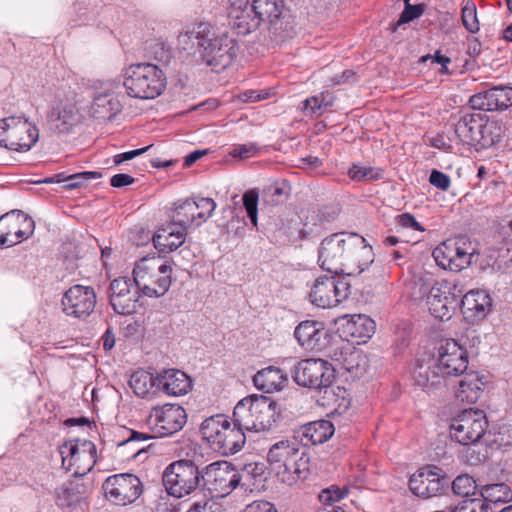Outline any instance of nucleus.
<instances>
[{
    "mask_svg": "<svg viewBox=\"0 0 512 512\" xmlns=\"http://www.w3.org/2000/svg\"><path fill=\"white\" fill-rule=\"evenodd\" d=\"M186 226L172 223L166 227L160 228L153 236V243L156 249L162 253H170L178 249L186 239Z\"/></svg>",
    "mask_w": 512,
    "mask_h": 512,
    "instance_id": "obj_31",
    "label": "nucleus"
},
{
    "mask_svg": "<svg viewBox=\"0 0 512 512\" xmlns=\"http://www.w3.org/2000/svg\"><path fill=\"white\" fill-rule=\"evenodd\" d=\"M346 494H347V491L341 490L338 487L332 486L331 488H327L322 491V493L320 495V499L324 502H326V501L336 502V501L343 499Z\"/></svg>",
    "mask_w": 512,
    "mask_h": 512,
    "instance_id": "obj_60",
    "label": "nucleus"
},
{
    "mask_svg": "<svg viewBox=\"0 0 512 512\" xmlns=\"http://www.w3.org/2000/svg\"><path fill=\"white\" fill-rule=\"evenodd\" d=\"M138 287L127 277L114 279L109 286V299L117 314L130 315L136 311L139 299Z\"/></svg>",
    "mask_w": 512,
    "mask_h": 512,
    "instance_id": "obj_22",
    "label": "nucleus"
},
{
    "mask_svg": "<svg viewBox=\"0 0 512 512\" xmlns=\"http://www.w3.org/2000/svg\"><path fill=\"white\" fill-rule=\"evenodd\" d=\"M412 377L415 384L423 389L439 388L445 385L446 376L435 356L423 354L416 358Z\"/></svg>",
    "mask_w": 512,
    "mask_h": 512,
    "instance_id": "obj_25",
    "label": "nucleus"
},
{
    "mask_svg": "<svg viewBox=\"0 0 512 512\" xmlns=\"http://www.w3.org/2000/svg\"><path fill=\"white\" fill-rule=\"evenodd\" d=\"M62 467L72 475L85 476L96 464L95 444L85 439H70L59 446Z\"/></svg>",
    "mask_w": 512,
    "mask_h": 512,
    "instance_id": "obj_12",
    "label": "nucleus"
},
{
    "mask_svg": "<svg viewBox=\"0 0 512 512\" xmlns=\"http://www.w3.org/2000/svg\"><path fill=\"white\" fill-rule=\"evenodd\" d=\"M187 421L185 409L178 404H165L154 407L148 417L152 431L161 437L179 432Z\"/></svg>",
    "mask_w": 512,
    "mask_h": 512,
    "instance_id": "obj_19",
    "label": "nucleus"
},
{
    "mask_svg": "<svg viewBox=\"0 0 512 512\" xmlns=\"http://www.w3.org/2000/svg\"><path fill=\"white\" fill-rule=\"evenodd\" d=\"M286 472L290 475L289 481L288 479L279 480L289 486L307 479L310 474V457L305 450L298 453V455H295V457L287 464Z\"/></svg>",
    "mask_w": 512,
    "mask_h": 512,
    "instance_id": "obj_38",
    "label": "nucleus"
},
{
    "mask_svg": "<svg viewBox=\"0 0 512 512\" xmlns=\"http://www.w3.org/2000/svg\"><path fill=\"white\" fill-rule=\"evenodd\" d=\"M302 104L305 114L311 117L320 116L322 107L329 105L328 102H325V96L323 94L307 98Z\"/></svg>",
    "mask_w": 512,
    "mask_h": 512,
    "instance_id": "obj_51",
    "label": "nucleus"
},
{
    "mask_svg": "<svg viewBox=\"0 0 512 512\" xmlns=\"http://www.w3.org/2000/svg\"><path fill=\"white\" fill-rule=\"evenodd\" d=\"M229 23L238 34L247 35L261 24L274 34L286 37L293 18L283 0H227Z\"/></svg>",
    "mask_w": 512,
    "mask_h": 512,
    "instance_id": "obj_1",
    "label": "nucleus"
},
{
    "mask_svg": "<svg viewBox=\"0 0 512 512\" xmlns=\"http://www.w3.org/2000/svg\"><path fill=\"white\" fill-rule=\"evenodd\" d=\"M462 23L471 33L479 31L476 6L473 2H467L462 8Z\"/></svg>",
    "mask_w": 512,
    "mask_h": 512,
    "instance_id": "obj_48",
    "label": "nucleus"
},
{
    "mask_svg": "<svg viewBox=\"0 0 512 512\" xmlns=\"http://www.w3.org/2000/svg\"><path fill=\"white\" fill-rule=\"evenodd\" d=\"M216 206L212 198L186 199L176 204L172 219L181 226L189 227L192 224L200 226L212 216Z\"/></svg>",
    "mask_w": 512,
    "mask_h": 512,
    "instance_id": "obj_20",
    "label": "nucleus"
},
{
    "mask_svg": "<svg viewBox=\"0 0 512 512\" xmlns=\"http://www.w3.org/2000/svg\"><path fill=\"white\" fill-rule=\"evenodd\" d=\"M495 102L496 99L493 88L474 94L469 99V104L473 109L482 111L499 110V107H495Z\"/></svg>",
    "mask_w": 512,
    "mask_h": 512,
    "instance_id": "obj_44",
    "label": "nucleus"
},
{
    "mask_svg": "<svg viewBox=\"0 0 512 512\" xmlns=\"http://www.w3.org/2000/svg\"><path fill=\"white\" fill-rule=\"evenodd\" d=\"M305 449L300 447L295 439L281 440L271 446L267 454V461L278 479H290L287 473V464Z\"/></svg>",
    "mask_w": 512,
    "mask_h": 512,
    "instance_id": "obj_26",
    "label": "nucleus"
},
{
    "mask_svg": "<svg viewBox=\"0 0 512 512\" xmlns=\"http://www.w3.org/2000/svg\"><path fill=\"white\" fill-rule=\"evenodd\" d=\"M342 367L354 377H360L366 372L367 357L363 351L354 349L345 354Z\"/></svg>",
    "mask_w": 512,
    "mask_h": 512,
    "instance_id": "obj_40",
    "label": "nucleus"
},
{
    "mask_svg": "<svg viewBox=\"0 0 512 512\" xmlns=\"http://www.w3.org/2000/svg\"><path fill=\"white\" fill-rule=\"evenodd\" d=\"M154 386L156 387V377L149 372L140 370L131 375L130 387L140 397H145Z\"/></svg>",
    "mask_w": 512,
    "mask_h": 512,
    "instance_id": "obj_43",
    "label": "nucleus"
},
{
    "mask_svg": "<svg viewBox=\"0 0 512 512\" xmlns=\"http://www.w3.org/2000/svg\"><path fill=\"white\" fill-rule=\"evenodd\" d=\"M396 222L403 228H411L416 231H424L423 226L409 213H403L396 217Z\"/></svg>",
    "mask_w": 512,
    "mask_h": 512,
    "instance_id": "obj_57",
    "label": "nucleus"
},
{
    "mask_svg": "<svg viewBox=\"0 0 512 512\" xmlns=\"http://www.w3.org/2000/svg\"><path fill=\"white\" fill-rule=\"evenodd\" d=\"M499 130L495 123H488L486 117L479 113H466L459 117L454 125L458 140L465 145L488 147L499 142Z\"/></svg>",
    "mask_w": 512,
    "mask_h": 512,
    "instance_id": "obj_10",
    "label": "nucleus"
},
{
    "mask_svg": "<svg viewBox=\"0 0 512 512\" xmlns=\"http://www.w3.org/2000/svg\"><path fill=\"white\" fill-rule=\"evenodd\" d=\"M475 253V245L467 237L460 236L441 243L433 250L432 256L438 266L458 272L471 264Z\"/></svg>",
    "mask_w": 512,
    "mask_h": 512,
    "instance_id": "obj_13",
    "label": "nucleus"
},
{
    "mask_svg": "<svg viewBox=\"0 0 512 512\" xmlns=\"http://www.w3.org/2000/svg\"><path fill=\"white\" fill-rule=\"evenodd\" d=\"M233 417L246 431L272 430L280 418L278 404L264 395H250L237 403Z\"/></svg>",
    "mask_w": 512,
    "mask_h": 512,
    "instance_id": "obj_5",
    "label": "nucleus"
},
{
    "mask_svg": "<svg viewBox=\"0 0 512 512\" xmlns=\"http://www.w3.org/2000/svg\"><path fill=\"white\" fill-rule=\"evenodd\" d=\"M102 341H103V348L104 350L106 351H109L111 350L114 345H115V336H114V333L112 332V330L110 328H108L103 337H102Z\"/></svg>",
    "mask_w": 512,
    "mask_h": 512,
    "instance_id": "obj_64",
    "label": "nucleus"
},
{
    "mask_svg": "<svg viewBox=\"0 0 512 512\" xmlns=\"http://www.w3.org/2000/svg\"><path fill=\"white\" fill-rule=\"evenodd\" d=\"M348 175L352 180L366 181V180H374V179L380 178L381 171L376 170L372 167L353 165L349 169Z\"/></svg>",
    "mask_w": 512,
    "mask_h": 512,
    "instance_id": "obj_49",
    "label": "nucleus"
},
{
    "mask_svg": "<svg viewBox=\"0 0 512 512\" xmlns=\"http://www.w3.org/2000/svg\"><path fill=\"white\" fill-rule=\"evenodd\" d=\"M465 291L461 279L450 278L437 281L427 296V305L431 315L439 320H449L460 305Z\"/></svg>",
    "mask_w": 512,
    "mask_h": 512,
    "instance_id": "obj_9",
    "label": "nucleus"
},
{
    "mask_svg": "<svg viewBox=\"0 0 512 512\" xmlns=\"http://www.w3.org/2000/svg\"><path fill=\"white\" fill-rule=\"evenodd\" d=\"M448 483V479L440 475L439 468L423 467L410 477L409 488L416 496L430 498L438 495Z\"/></svg>",
    "mask_w": 512,
    "mask_h": 512,
    "instance_id": "obj_24",
    "label": "nucleus"
},
{
    "mask_svg": "<svg viewBox=\"0 0 512 512\" xmlns=\"http://www.w3.org/2000/svg\"><path fill=\"white\" fill-rule=\"evenodd\" d=\"M429 182L432 186L442 191H447L451 185L450 177L436 169H433L429 176Z\"/></svg>",
    "mask_w": 512,
    "mask_h": 512,
    "instance_id": "obj_56",
    "label": "nucleus"
},
{
    "mask_svg": "<svg viewBox=\"0 0 512 512\" xmlns=\"http://www.w3.org/2000/svg\"><path fill=\"white\" fill-rule=\"evenodd\" d=\"M122 111V104L110 89L99 91L90 108L92 117L99 120H112Z\"/></svg>",
    "mask_w": 512,
    "mask_h": 512,
    "instance_id": "obj_32",
    "label": "nucleus"
},
{
    "mask_svg": "<svg viewBox=\"0 0 512 512\" xmlns=\"http://www.w3.org/2000/svg\"><path fill=\"white\" fill-rule=\"evenodd\" d=\"M240 473L228 462H213L202 471L203 486L212 497L223 498L229 495L241 482Z\"/></svg>",
    "mask_w": 512,
    "mask_h": 512,
    "instance_id": "obj_15",
    "label": "nucleus"
},
{
    "mask_svg": "<svg viewBox=\"0 0 512 512\" xmlns=\"http://www.w3.org/2000/svg\"><path fill=\"white\" fill-rule=\"evenodd\" d=\"M425 11V4L411 5L407 3L399 16L397 26L413 21L419 18Z\"/></svg>",
    "mask_w": 512,
    "mask_h": 512,
    "instance_id": "obj_53",
    "label": "nucleus"
},
{
    "mask_svg": "<svg viewBox=\"0 0 512 512\" xmlns=\"http://www.w3.org/2000/svg\"><path fill=\"white\" fill-rule=\"evenodd\" d=\"M61 303L67 316L85 318L95 309L96 293L93 287L77 284L64 293Z\"/></svg>",
    "mask_w": 512,
    "mask_h": 512,
    "instance_id": "obj_21",
    "label": "nucleus"
},
{
    "mask_svg": "<svg viewBox=\"0 0 512 512\" xmlns=\"http://www.w3.org/2000/svg\"><path fill=\"white\" fill-rule=\"evenodd\" d=\"M288 382L283 371L274 366H269L258 371L253 377V383L257 389L265 393L281 390Z\"/></svg>",
    "mask_w": 512,
    "mask_h": 512,
    "instance_id": "obj_35",
    "label": "nucleus"
},
{
    "mask_svg": "<svg viewBox=\"0 0 512 512\" xmlns=\"http://www.w3.org/2000/svg\"><path fill=\"white\" fill-rule=\"evenodd\" d=\"M102 489L108 501L126 506L139 499L143 494L144 486L138 476L132 473H121L108 477Z\"/></svg>",
    "mask_w": 512,
    "mask_h": 512,
    "instance_id": "obj_16",
    "label": "nucleus"
},
{
    "mask_svg": "<svg viewBox=\"0 0 512 512\" xmlns=\"http://www.w3.org/2000/svg\"><path fill=\"white\" fill-rule=\"evenodd\" d=\"M47 119L58 133H69L75 123V108L63 99H56L47 113Z\"/></svg>",
    "mask_w": 512,
    "mask_h": 512,
    "instance_id": "obj_33",
    "label": "nucleus"
},
{
    "mask_svg": "<svg viewBox=\"0 0 512 512\" xmlns=\"http://www.w3.org/2000/svg\"><path fill=\"white\" fill-rule=\"evenodd\" d=\"M241 512H277V509L273 503L259 500L248 504Z\"/></svg>",
    "mask_w": 512,
    "mask_h": 512,
    "instance_id": "obj_58",
    "label": "nucleus"
},
{
    "mask_svg": "<svg viewBox=\"0 0 512 512\" xmlns=\"http://www.w3.org/2000/svg\"><path fill=\"white\" fill-rule=\"evenodd\" d=\"M151 438L152 437L149 434H147V433L130 430L129 431V436L126 439H124L123 441H121L118 445L119 446L132 445L133 449L135 450V453L133 454V457H136L141 452H143L145 450V447L144 446H140V443H142L144 441H147V440H149Z\"/></svg>",
    "mask_w": 512,
    "mask_h": 512,
    "instance_id": "obj_50",
    "label": "nucleus"
},
{
    "mask_svg": "<svg viewBox=\"0 0 512 512\" xmlns=\"http://www.w3.org/2000/svg\"><path fill=\"white\" fill-rule=\"evenodd\" d=\"M294 336L305 350L321 353L325 349L328 333L322 322L306 320L297 325Z\"/></svg>",
    "mask_w": 512,
    "mask_h": 512,
    "instance_id": "obj_27",
    "label": "nucleus"
},
{
    "mask_svg": "<svg viewBox=\"0 0 512 512\" xmlns=\"http://www.w3.org/2000/svg\"><path fill=\"white\" fill-rule=\"evenodd\" d=\"M10 215H13L10 219L11 223H17L16 228L19 226V228L15 230V239L13 240L20 243L22 240L29 238L35 229L34 220L20 210H12Z\"/></svg>",
    "mask_w": 512,
    "mask_h": 512,
    "instance_id": "obj_41",
    "label": "nucleus"
},
{
    "mask_svg": "<svg viewBox=\"0 0 512 512\" xmlns=\"http://www.w3.org/2000/svg\"><path fill=\"white\" fill-rule=\"evenodd\" d=\"M242 485L250 490H260L266 481V465L260 462H252L244 465L240 474Z\"/></svg>",
    "mask_w": 512,
    "mask_h": 512,
    "instance_id": "obj_39",
    "label": "nucleus"
},
{
    "mask_svg": "<svg viewBox=\"0 0 512 512\" xmlns=\"http://www.w3.org/2000/svg\"><path fill=\"white\" fill-rule=\"evenodd\" d=\"M477 488L475 480L467 475H460L452 482V490L455 494L463 497L473 495Z\"/></svg>",
    "mask_w": 512,
    "mask_h": 512,
    "instance_id": "obj_45",
    "label": "nucleus"
},
{
    "mask_svg": "<svg viewBox=\"0 0 512 512\" xmlns=\"http://www.w3.org/2000/svg\"><path fill=\"white\" fill-rule=\"evenodd\" d=\"M172 267L160 256H146L133 269V280L148 297L163 296L172 282Z\"/></svg>",
    "mask_w": 512,
    "mask_h": 512,
    "instance_id": "obj_7",
    "label": "nucleus"
},
{
    "mask_svg": "<svg viewBox=\"0 0 512 512\" xmlns=\"http://www.w3.org/2000/svg\"><path fill=\"white\" fill-rule=\"evenodd\" d=\"M374 261L372 247L356 233H334L324 238L318 251V263L333 274L363 272Z\"/></svg>",
    "mask_w": 512,
    "mask_h": 512,
    "instance_id": "obj_2",
    "label": "nucleus"
},
{
    "mask_svg": "<svg viewBox=\"0 0 512 512\" xmlns=\"http://www.w3.org/2000/svg\"><path fill=\"white\" fill-rule=\"evenodd\" d=\"M493 89L496 99L495 107H499V110H505L512 106V87L496 86Z\"/></svg>",
    "mask_w": 512,
    "mask_h": 512,
    "instance_id": "obj_52",
    "label": "nucleus"
},
{
    "mask_svg": "<svg viewBox=\"0 0 512 512\" xmlns=\"http://www.w3.org/2000/svg\"><path fill=\"white\" fill-rule=\"evenodd\" d=\"M435 358L446 377L460 376L468 367L467 351L454 339L442 340Z\"/></svg>",
    "mask_w": 512,
    "mask_h": 512,
    "instance_id": "obj_23",
    "label": "nucleus"
},
{
    "mask_svg": "<svg viewBox=\"0 0 512 512\" xmlns=\"http://www.w3.org/2000/svg\"><path fill=\"white\" fill-rule=\"evenodd\" d=\"M449 512H492L486 511L480 502L473 499L465 500Z\"/></svg>",
    "mask_w": 512,
    "mask_h": 512,
    "instance_id": "obj_59",
    "label": "nucleus"
},
{
    "mask_svg": "<svg viewBox=\"0 0 512 512\" xmlns=\"http://www.w3.org/2000/svg\"><path fill=\"white\" fill-rule=\"evenodd\" d=\"M195 40L203 62L216 70L229 66L237 56L238 46L227 33L217 35L208 22L196 23L180 35V39Z\"/></svg>",
    "mask_w": 512,
    "mask_h": 512,
    "instance_id": "obj_3",
    "label": "nucleus"
},
{
    "mask_svg": "<svg viewBox=\"0 0 512 512\" xmlns=\"http://www.w3.org/2000/svg\"><path fill=\"white\" fill-rule=\"evenodd\" d=\"M39 139V131L25 117L11 116L0 120V146L26 152Z\"/></svg>",
    "mask_w": 512,
    "mask_h": 512,
    "instance_id": "obj_11",
    "label": "nucleus"
},
{
    "mask_svg": "<svg viewBox=\"0 0 512 512\" xmlns=\"http://www.w3.org/2000/svg\"><path fill=\"white\" fill-rule=\"evenodd\" d=\"M258 198L259 194L256 190H249L243 195V205L247 215L254 227H257L258 219Z\"/></svg>",
    "mask_w": 512,
    "mask_h": 512,
    "instance_id": "obj_46",
    "label": "nucleus"
},
{
    "mask_svg": "<svg viewBox=\"0 0 512 512\" xmlns=\"http://www.w3.org/2000/svg\"><path fill=\"white\" fill-rule=\"evenodd\" d=\"M487 427L483 411L465 409L450 424L451 438L462 445L478 442L485 434Z\"/></svg>",
    "mask_w": 512,
    "mask_h": 512,
    "instance_id": "obj_17",
    "label": "nucleus"
},
{
    "mask_svg": "<svg viewBox=\"0 0 512 512\" xmlns=\"http://www.w3.org/2000/svg\"><path fill=\"white\" fill-rule=\"evenodd\" d=\"M92 491V482L84 476L72 475L56 490L57 501L60 506H77L85 502Z\"/></svg>",
    "mask_w": 512,
    "mask_h": 512,
    "instance_id": "obj_28",
    "label": "nucleus"
},
{
    "mask_svg": "<svg viewBox=\"0 0 512 512\" xmlns=\"http://www.w3.org/2000/svg\"><path fill=\"white\" fill-rule=\"evenodd\" d=\"M268 92L256 91V90H247L238 95V98L242 102H257L268 97Z\"/></svg>",
    "mask_w": 512,
    "mask_h": 512,
    "instance_id": "obj_62",
    "label": "nucleus"
},
{
    "mask_svg": "<svg viewBox=\"0 0 512 512\" xmlns=\"http://www.w3.org/2000/svg\"><path fill=\"white\" fill-rule=\"evenodd\" d=\"M156 387L169 396H182L192 387L190 377L178 369H166L156 376Z\"/></svg>",
    "mask_w": 512,
    "mask_h": 512,
    "instance_id": "obj_30",
    "label": "nucleus"
},
{
    "mask_svg": "<svg viewBox=\"0 0 512 512\" xmlns=\"http://www.w3.org/2000/svg\"><path fill=\"white\" fill-rule=\"evenodd\" d=\"M460 305L465 319L475 323L485 319L491 311L492 300L484 290H471L465 294L463 293Z\"/></svg>",
    "mask_w": 512,
    "mask_h": 512,
    "instance_id": "obj_29",
    "label": "nucleus"
},
{
    "mask_svg": "<svg viewBox=\"0 0 512 512\" xmlns=\"http://www.w3.org/2000/svg\"><path fill=\"white\" fill-rule=\"evenodd\" d=\"M350 334L359 339L370 338L375 331V322L366 315H358L347 324Z\"/></svg>",
    "mask_w": 512,
    "mask_h": 512,
    "instance_id": "obj_42",
    "label": "nucleus"
},
{
    "mask_svg": "<svg viewBox=\"0 0 512 512\" xmlns=\"http://www.w3.org/2000/svg\"><path fill=\"white\" fill-rule=\"evenodd\" d=\"M244 427L238 422L223 414H216L206 418L200 427L202 437L211 449L219 454L228 456L239 452L245 442Z\"/></svg>",
    "mask_w": 512,
    "mask_h": 512,
    "instance_id": "obj_4",
    "label": "nucleus"
},
{
    "mask_svg": "<svg viewBox=\"0 0 512 512\" xmlns=\"http://www.w3.org/2000/svg\"><path fill=\"white\" fill-rule=\"evenodd\" d=\"M483 502L480 503L486 511L492 510V505L506 503L512 500V490L505 483H493L481 488Z\"/></svg>",
    "mask_w": 512,
    "mask_h": 512,
    "instance_id": "obj_37",
    "label": "nucleus"
},
{
    "mask_svg": "<svg viewBox=\"0 0 512 512\" xmlns=\"http://www.w3.org/2000/svg\"><path fill=\"white\" fill-rule=\"evenodd\" d=\"M123 85L130 97L154 99L163 93L167 81L164 72L158 66L151 63H137L125 69Z\"/></svg>",
    "mask_w": 512,
    "mask_h": 512,
    "instance_id": "obj_6",
    "label": "nucleus"
},
{
    "mask_svg": "<svg viewBox=\"0 0 512 512\" xmlns=\"http://www.w3.org/2000/svg\"><path fill=\"white\" fill-rule=\"evenodd\" d=\"M101 177V173L97 171H87L76 173L68 176L65 181L67 182L66 187L69 189H75L80 187L83 183L92 180L98 179Z\"/></svg>",
    "mask_w": 512,
    "mask_h": 512,
    "instance_id": "obj_54",
    "label": "nucleus"
},
{
    "mask_svg": "<svg viewBox=\"0 0 512 512\" xmlns=\"http://www.w3.org/2000/svg\"><path fill=\"white\" fill-rule=\"evenodd\" d=\"M163 485L170 496L182 498L193 493L202 481V471L189 459L170 463L163 471Z\"/></svg>",
    "mask_w": 512,
    "mask_h": 512,
    "instance_id": "obj_8",
    "label": "nucleus"
},
{
    "mask_svg": "<svg viewBox=\"0 0 512 512\" xmlns=\"http://www.w3.org/2000/svg\"><path fill=\"white\" fill-rule=\"evenodd\" d=\"M294 381L303 387L312 389H325V393L331 392L335 394V390L331 387L334 378V369L325 360L322 359H305L294 367Z\"/></svg>",
    "mask_w": 512,
    "mask_h": 512,
    "instance_id": "obj_14",
    "label": "nucleus"
},
{
    "mask_svg": "<svg viewBox=\"0 0 512 512\" xmlns=\"http://www.w3.org/2000/svg\"><path fill=\"white\" fill-rule=\"evenodd\" d=\"M187 512H225L218 503H194Z\"/></svg>",
    "mask_w": 512,
    "mask_h": 512,
    "instance_id": "obj_61",
    "label": "nucleus"
},
{
    "mask_svg": "<svg viewBox=\"0 0 512 512\" xmlns=\"http://www.w3.org/2000/svg\"><path fill=\"white\" fill-rule=\"evenodd\" d=\"M349 284L335 277H318L309 293L310 302L319 308H331L347 299Z\"/></svg>",
    "mask_w": 512,
    "mask_h": 512,
    "instance_id": "obj_18",
    "label": "nucleus"
},
{
    "mask_svg": "<svg viewBox=\"0 0 512 512\" xmlns=\"http://www.w3.org/2000/svg\"><path fill=\"white\" fill-rule=\"evenodd\" d=\"M134 182L135 179L132 176L124 173L115 174L110 179L111 186L115 188L132 185Z\"/></svg>",
    "mask_w": 512,
    "mask_h": 512,
    "instance_id": "obj_63",
    "label": "nucleus"
},
{
    "mask_svg": "<svg viewBox=\"0 0 512 512\" xmlns=\"http://www.w3.org/2000/svg\"><path fill=\"white\" fill-rule=\"evenodd\" d=\"M259 153V148L254 143L236 145L230 152L234 158L247 159L256 156Z\"/></svg>",
    "mask_w": 512,
    "mask_h": 512,
    "instance_id": "obj_55",
    "label": "nucleus"
},
{
    "mask_svg": "<svg viewBox=\"0 0 512 512\" xmlns=\"http://www.w3.org/2000/svg\"><path fill=\"white\" fill-rule=\"evenodd\" d=\"M483 385L484 383L477 373H466L459 381L455 396L462 402L475 403L482 394Z\"/></svg>",
    "mask_w": 512,
    "mask_h": 512,
    "instance_id": "obj_36",
    "label": "nucleus"
},
{
    "mask_svg": "<svg viewBox=\"0 0 512 512\" xmlns=\"http://www.w3.org/2000/svg\"><path fill=\"white\" fill-rule=\"evenodd\" d=\"M13 215L10 212L0 216V248L3 246H13L17 244V241L10 239L11 228H16L17 223H11L10 219Z\"/></svg>",
    "mask_w": 512,
    "mask_h": 512,
    "instance_id": "obj_47",
    "label": "nucleus"
},
{
    "mask_svg": "<svg viewBox=\"0 0 512 512\" xmlns=\"http://www.w3.org/2000/svg\"><path fill=\"white\" fill-rule=\"evenodd\" d=\"M334 425L329 420H319L310 422L302 426L297 437L303 446L322 444L334 434Z\"/></svg>",
    "mask_w": 512,
    "mask_h": 512,
    "instance_id": "obj_34",
    "label": "nucleus"
}]
</instances>
